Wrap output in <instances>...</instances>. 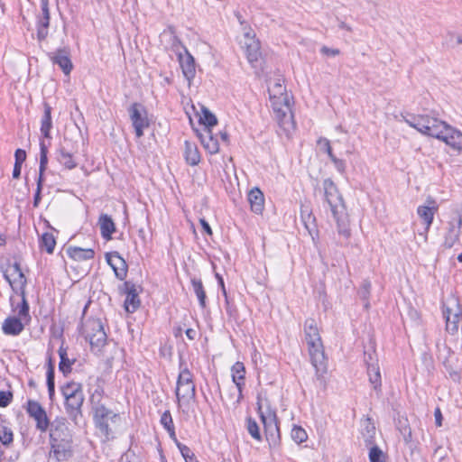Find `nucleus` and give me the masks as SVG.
<instances>
[{
    "instance_id": "393cba45",
    "label": "nucleus",
    "mask_w": 462,
    "mask_h": 462,
    "mask_svg": "<svg viewBox=\"0 0 462 462\" xmlns=\"http://www.w3.org/2000/svg\"><path fill=\"white\" fill-rule=\"evenodd\" d=\"M179 61L184 77L190 81L196 74L195 60L192 55L185 49V54H179Z\"/></svg>"
},
{
    "instance_id": "58836bf2",
    "label": "nucleus",
    "mask_w": 462,
    "mask_h": 462,
    "mask_svg": "<svg viewBox=\"0 0 462 462\" xmlns=\"http://www.w3.org/2000/svg\"><path fill=\"white\" fill-rule=\"evenodd\" d=\"M199 123L204 125V129H212L213 126L217 125V119L208 108L203 107Z\"/></svg>"
},
{
    "instance_id": "20e7f679",
    "label": "nucleus",
    "mask_w": 462,
    "mask_h": 462,
    "mask_svg": "<svg viewBox=\"0 0 462 462\" xmlns=\"http://www.w3.org/2000/svg\"><path fill=\"white\" fill-rule=\"evenodd\" d=\"M180 371L178 375L175 394L179 405H189L196 398V386L193 381V374L182 363L180 365Z\"/></svg>"
},
{
    "instance_id": "412c9836",
    "label": "nucleus",
    "mask_w": 462,
    "mask_h": 462,
    "mask_svg": "<svg viewBox=\"0 0 462 462\" xmlns=\"http://www.w3.org/2000/svg\"><path fill=\"white\" fill-rule=\"evenodd\" d=\"M445 142L455 150H462V133L448 125H446L445 130L437 138Z\"/></svg>"
},
{
    "instance_id": "473e14b6",
    "label": "nucleus",
    "mask_w": 462,
    "mask_h": 462,
    "mask_svg": "<svg viewBox=\"0 0 462 462\" xmlns=\"http://www.w3.org/2000/svg\"><path fill=\"white\" fill-rule=\"evenodd\" d=\"M52 128L51 107L44 104V113L41 121V133L44 138L51 139V130Z\"/></svg>"
},
{
    "instance_id": "5701e85b",
    "label": "nucleus",
    "mask_w": 462,
    "mask_h": 462,
    "mask_svg": "<svg viewBox=\"0 0 462 462\" xmlns=\"http://www.w3.org/2000/svg\"><path fill=\"white\" fill-rule=\"evenodd\" d=\"M50 59L53 64L58 65L65 75H69L73 69V64L69 58V51L67 49H59L50 53Z\"/></svg>"
},
{
    "instance_id": "5fc2aeb1",
    "label": "nucleus",
    "mask_w": 462,
    "mask_h": 462,
    "mask_svg": "<svg viewBox=\"0 0 462 462\" xmlns=\"http://www.w3.org/2000/svg\"><path fill=\"white\" fill-rule=\"evenodd\" d=\"M160 421L165 430L174 427L171 411L168 410L162 414Z\"/></svg>"
},
{
    "instance_id": "aec40b11",
    "label": "nucleus",
    "mask_w": 462,
    "mask_h": 462,
    "mask_svg": "<svg viewBox=\"0 0 462 462\" xmlns=\"http://www.w3.org/2000/svg\"><path fill=\"white\" fill-rule=\"evenodd\" d=\"M232 381L237 390V398L236 403H239L243 399V388L245 386V367L242 362H236L231 367Z\"/></svg>"
},
{
    "instance_id": "2f4dec72",
    "label": "nucleus",
    "mask_w": 462,
    "mask_h": 462,
    "mask_svg": "<svg viewBox=\"0 0 462 462\" xmlns=\"http://www.w3.org/2000/svg\"><path fill=\"white\" fill-rule=\"evenodd\" d=\"M67 254L69 258L75 261H86L94 258L95 252L90 248H81L78 246L69 247L67 249Z\"/></svg>"
},
{
    "instance_id": "4c0bfd02",
    "label": "nucleus",
    "mask_w": 462,
    "mask_h": 462,
    "mask_svg": "<svg viewBox=\"0 0 462 462\" xmlns=\"http://www.w3.org/2000/svg\"><path fill=\"white\" fill-rule=\"evenodd\" d=\"M191 284H192L193 291H194V292L197 295V298L199 300V306L202 309H205L206 306H207V304H206L207 296H206V291L204 290V286L202 284L201 280L196 279V278H192L191 279Z\"/></svg>"
},
{
    "instance_id": "4be33fe9",
    "label": "nucleus",
    "mask_w": 462,
    "mask_h": 462,
    "mask_svg": "<svg viewBox=\"0 0 462 462\" xmlns=\"http://www.w3.org/2000/svg\"><path fill=\"white\" fill-rule=\"evenodd\" d=\"M365 362L367 365V375L369 382L374 390L377 393H380L382 391V379L378 363L376 360H374L371 354H369L368 359H365Z\"/></svg>"
},
{
    "instance_id": "1a4fd4ad",
    "label": "nucleus",
    "mask_w": 462,
    "mask_h": 462,
    "mask_svg": "<svg viewBox=\"0 0 462 462\" xmlns=\"http://www.w3.org/2000/svg\"><path fill=\"white\" fill-rule=\"evenodd\" d=\"M257 406L261 420L263 424L266 439L269 442L270 446H276L280 439V432L276 420V414L274 411L270 410L267 411L266 412H263L262 410V404L259 401L257 402Z\"/></svg>"
},
{
    "instance_id": "c85d7f7f",
    "label": "nucleus",
    "mask_w": 462,
    "mask_h": 462,
    "mask_svg": "<svg viewBox=\"0 0 462 462\" xmlns=\"http://www.w3.org/2000/svg\"><path fill=\"white\" fill-rule=\"evenodd\" d=\"M12 269L14 271V273L17 274L18 278L12 281L10 278V275L8 274V271L6 270V271L3 272L4 278L5 279V281L8 282V283L14 290V283H17L19 285V290L25 289L26 285H27V279L21 269L20 263L18 262H15L13 264Z\"/></svg>"
},
{
    "instance_id": "4468645a",
    "label": "nucleus",
    "mask_w": 462,
    "mask_h": 462,
    "mask_svg": "<svg viewBox=\"0 0 462 462\" xmlns=\"http://www.w3.org/2000/svg\"><path fill=\"white\" fill-rule=\"evenodd\" d=\"M84 402V394L76 393L72 397L65 399L64 407L69 419L75 425L80 424V420L83 417L82 406Z\"/></svg>"
},
{
    "instance_id": "338daca9",
    "label": "nucleus",
    "mask_w": 462,
    "mask_h": 462,
    "mask_svg": "<svg viewBox=\"0 0 462 462\" xmlns=\"http://www.w3.org/2000/svg\"><path fill=\"white\" fill-rule=\"evenodd\" d=\"M22 164L14 163L13 170V178L18 179L21 175Z\"/></svg>"
},
{
    "instance_id": "7c9ffc66",
    "label": "nucleus",
    "mask_w": 462,
    "mask_h": 462,
    "mask_svg": "<svg viewBox=\"0 0 462 462\" xmlns=\"http://www.w3.org/2000/svg\"><path fill=\"white\" fill-rule=\"evenodd\" d=\"M184 157L189 165L195 166L200 162V154L197 145L189 141L184 143Z\"/></svg>"
},
{
    "instance_id": "a18cd8bd",
    "label": "nucleus",
    "mask_w": 462,
    "mask_h": 462,
    "mask_svg": "<svg viewBox=\"0 0 462 462\" xmlns=\"http://www.w3.org/2000/svg\"><path fill=\"white\" fill-rule=\"evenodd\" d=\"M400 433L402 434L403 440L406 444H409L412 440V434H411V429L407 423V420H399L398 426H397Z\"/></svg>"
},
{
    "instance_id": "39448f33",
    "label": "nucleus",
    "mask_w": 462,
    "mask_h": 462,
    "mask_svg": "<svg viewBox=\"0 0 462 462\" xmlns=\"http://www.w3.org/2000/svg\"><path fill=\"white\" fill-rule=\"evenodd\" d=\"M270 101L280 127L289 134L294 129V122L288 95L277 96L270 98Z\"/></svg>"
},
{
    "instance_id": "69168bd1",
    "label": "nucleus",
    "mask_w": 462,
    "mask_h": 462,
    "mask_svg": "<svg viewBox=\"0 0 462 462\" xmlns=\"http://www.w3.org/2000/svg\"><path fill=\"white\" fill-rule=\"evenodd\" d=\"M199 223L203 228V230L208 234V235H212V229L209 226V224L204 219V218H200L199 219Z\"/></svg>"
},
{
    "instance_id": "de8ad7c7",
    "label": "nucleus",
    "mask_w": 462,
    "mask_h": 462,
    "mask_svg": "<svg viewBox=\"0 0 462 462\" xmlns=\"http://www.w3.org/2000/svg\"><path fill=\"white\" fill-rule=\"evenodd\" d=\"M0 441L3 445L8 446L14 441V433L6 426L0 425Z\"/></svg>"
},
{
    "instance_id": "b1692460",
    "label": "nucleus",
    "mask_w": 462,
    "mask_h": 462,
    "mask_svg": "<svg viewBox=\"0 0 462 462\" xmlns=\"http://www.w3.org/2000/svg\"><path fill=\"white\" fill-rule=\"evenodd\" d=\"M462 226V217L459 216L456 220L448 222V232L444 237L443 245L446 248H451L457 241L460 236V228Z\"/></svg>"
},
{
    "instance_id": "3c124183",
    "label": "nucleus",
    "mask_w": 462,
    "mask_h": 462,
    "mask_svg": "<svg viewBox=\"0 0 462 462\" xmlns=\"http://www.w3.org/2000/svg\"><path fill=\"white\" fill-rule=\"evenodd\" d=\"M291 439L298 444L304 442L308 435L305 430L300 426H294L291 432Z\"/></svg>"
},
{
    "instance_id": "c9c22d12",
    "label": "nucleus",
    "mask_w": 462,
    "mask_h": 462,
    "mask_svg": "<svg viewBox=\"0 0 462 462\" xmlns=\"http://www.w3.org/2000/svg\"><path fill=\"white\" fill-rule=\"evenodd\" d=\"M104 395V390L101 387H97L94 392L91 393L90 396V404L91 409L93 411V414L96 412H98L100 416H102V413L105 411L106 405L102 402Z\"/></svg>"
},
{
    "instance_id": "37998d69",
    "label": "nucleus",
    "mask_w": 462,
    "mask_h": 462,
    "mask_svg": "<svg viewBox=\"0 0 462 462\" xmlns=\"http://www.w3.org/2000/svg\"><path fill=\"white\" fill-rule=\"evenodd\" d=\"M61 393L64 399L72 397L76 393H83L82 386L75 382L67 383L61 387Z\"/></svg>"
},
{
    "instance_id": "774afa93",
    "label": "nucleus",
    "mask_w": 462,
    "mask_h": 462,
    "mask_svg": "<svg viewBox=\"0 0 462 462\" xmlns=\"http://www.w3.org/2000/svg\"><path fill=\"white\" fill-rule=\"evenodd\" d=\"M185 334L189 340H194L197 337V331L193 328L186 329Z\"/></svg>"
},
{
    "instance_id": "423d86ee",
    "label": "nucleus",
    "mask_w": 462,
    "mask_h": 462,
    "mask_svg": "<svg viewBox=\"0 0 462 462\" xmlns=\"http://www.w3.org/2000/svg\"><path fill=\"white\" fill-rule=\"evenodd\" d=\"M81 335L91 347L101 348L106 343V333L100 319L89 318L81 326Z\"/></svg>"
},
{
    "instance_id": "79ce46f5",
    "label": "nucleus",
    "mask_w": 462,
    "mask_h": 462,
    "mask_svg": "<svg viewBox=\"0 0 462 462\" xmlns=\"http://www.w3.org/2000/svg\"><path fill=\"white\" fill-rule=\"evenodd\" d=\"M59 356L60 358L59 364L60 371L62 372L64 374L70 373L73 361H70L69 358L68 357L67 350L60 346L59 349Z\"/></svg>"
},
{
    "instance_id": "7ed1b4c3",
    "label": "nucleus",
    "mask_w": 462,
    "mask_h": 462,
    "mask_svg": "<svg viewBox=\"0 0 462 462\" xmlns=\"http://www.w3.org/2000/svg\"><path fill=\"white\" fill-rule=\"evenodd\" d=\"M406 124L411 127L415 128L417 131L424 135L438 138L442 130H445L446 123L438 119L437 117H431L429 116L419 115V116H403Z\"/></svg>"
},
{
    "instance_id": "0eeeda50",
    "label": "nucleus",
    "mask_w": 462,
    "mask_h": 462,
    "mask_svg": "<svg viewBox=\"0 0 462 462\" xmlns=\"http://www.w3.org/2000/svg\"><path fill=\"white\" fill-rule=\"evenodd\" d=\"M241 44L251 66L256 69H260L262 67L261 45L252 29H248V32H244Z\"/></svg>"
},
{
    "instance_id": "13d9d810",
    "label": "nucleus",
    "mask_w": 462,
    "mask_h": 462,
    "mask_svg": "<svg viewBox=\"0 0 462 462\" xmlns=\"http://www.w3.org/2000/svg\"><path fill=\"white\" fill-rule=\"evenodd\" d=\"M47 377V384L55 383H54V366L51 364V360H49V365L46 373Z\"/></svg>"
},
{
    "instance_id": "bf43d9fd",
    "label": "nucleus",
    "mask_w": 462,
    "mask_h": 462,
    "mask_svg": "<svg viewBox=\"0 0 462 462\" xmlns=\"http://www.w3.org/2000/svg\"><path fill=\"white\" fill-rule=\"evenodd\" d=\"M14 157H15L14 163L23 164V162L26 160V152L23 149H17L14 152Z\"/></svg>"
},
{
    "instance_id": "c756f323",
    "label": "nucleus",
    "mask_w": 462,
    "mask_h": 462,
    "mask_svg": "<svg viewBox=\"0 0 462 462\" xmlns=\"http://www.w3.org/2000/svg\"><path fill=\"white\" fill-rule=\"evenodd\" d=\"M74 152L61 145L57 151V160L66 169L72 170L77 167V163L73 158Z\"/></svg>"
},
{
    "instance_id": "2eb2a0df",
    "label": "nucleus",
    "mask_w": 462,
    "mask_h": 462,
    "mask_svg": "<svg viewBox=\"0 0 462 462\" xmlns=\"http://www.w3.org/2000/svg\"><path fill=\"white\" fill-rule=\"evenodd\" d=\"M73 440L50 441V458L64 462L73 456Z\"/></svg>"
},
{
    "instance_id": "c03bdc74",
    "label": "nucleus",
    "mask_w": 462,
    "mask_h": 462,
    "mask_svg": "<svg viewBox=\"0 0 462 462\" xmlns=\"http://www.w3.org/2000/svg\"><path fill=\"white\" fill-rule=\"evenodd\" d=\"M386 454L377 445H371L369 450L370 462H386Z\"/></svg>"
},
{
    "instance_id": "e2e57ef3",
    "label": "nucleus",
    "mask_w": 462,
    "mask_h": 462,
    "mask_svg": "<svg viewBox=\"0 0 462 462\" xmlns=\"http://www.w3.org/2000/svg\"><path fill=\"white\" fill-rule=\"evenodd\" d=\"M42 189H36L33 198V207L38 208L42 199Z\"/></svg>"
},
{
    "instance_id": "680f3d73",
    "label": "nucleus",
    "mask_w": 462,
    "mask_h": 462,
    "mask_svg": "<svg viewBox=\"0 0 462 462\" xmlns=\"http://www.w3.org/2000/svg\"><path fill=\"white\" fill-rule=\"evenodd\" d=\"M320 52L322 54L328 55V56H337V55H338L340 53L338 49H331V48H328L327 46H323L320 49Z\"/></svg>"
},
{
    "instance_id": "dca6fc26",
    "label": "nucleus",
    "mask_w": 462,
    "mask_h": 462,
    "mask_svg": "<svg viewBox=\"0 0 462 462\" xmlns=\"http://www.w3.org/2000/svg\"><path fill=\"white\" fill-rule=\"evenodd\" d=\"M50 19L49 0H41V13L36 16L37 38L40 42L49 34Z\"/></svg>"
},
{
    "instance_id": "09e8293b",
    "label": "nucleus",
    "mask_w": 462,
    "mask_h": 462,
    "mask_svg": "<svg viewBox=\"0 0 462 462\" xmlns=\"http://www.w3.org/2000/svg\"><path fill=\"white\" fill-rule=\"evenodd\" d=\"M268 92L270 95V98L275 97L277 96L287 95L286 87L283 83L279 79L273 85L268 88Z\"/></svg>"
},
{
    "instance_id": "f704fd0d",
    "label": "nucleus",
    "mask_w": 462,
    "mask_h": 462,
    "mask_svg": "<svg viewBox=\"0 0 462 462\" xmlns=\"http://www.w3.org/2000/svg\"><path fill=\"white\" fill-rule=\"evenodd\" d=\"M375 432L376 429L374 423L372 421L371 419H365V421L362 422L361 434L367 447L374 444Z\"/></svg>"
},
{
    "instance_id": "6e6552de",
    "label": "nucleus",
    "mask_w": 462,
    "mask_h": 462,
    "mask_svg": "<svg viewBox=\"0 0 462 462\" xmlns=\"http://www.w3.org/2000/svg\"><path fill=\"white\" fill-rule=\"evenodd\" d=\"M102 416L98 412L93 414L96 428L104 437L105 440L115 438L114 424L119 420V415L108 408H105Z\"/></svg>"
},
{
    "instance_id": "f8f14e48",
    "label": "nucleus",
    "mask_w": 462,
    "mask_h": 462,
    "mask_svg": "<svg viewBox=\"0 0 462 462\" xmlns=\"http://www.w3.org/2000/svg\"><path fill=\"white\" fill-rule=\"evenodd\" d=\"M443 316L446 319V329L450 334H455L458 329V322L462 320V309L457 299H451L448 305L444 306Z\"/></svg>"
},
{
    "instance_id": "864d4df0",
    "label": "nucleus",
    "mask_w": 462,
    "mask_h": 462,
    "mask_svg": "<svg viewBox=\"0 0 462 462\" xmlns=\"http://www.w3.org/2000/svg\"><path fill=\"white\" fill-rule=\"evenodd\" d=\"M301 217L303 219V222L305 224L306 228L308 229L309 233L313 236V233H317L316 226H315V217L311 215V213H307L306 218L304 217L303 214L301 215ZM314 238V236H312Z\"/></svg>"
},
{
    "instance_id": "a211bd4d",
    "label": "nucleus",
    "mask_w": 462,
    "mask_h": 462,
    "mask_svg": "<svg viewBox=\"0 0 462 462\" xmlns=\"http://www.w3.org/2000/svg\"><path fill=\"white\" fill-rule=\"evenodd\" d=\"M106 260L108 265L113 269L116 277L124 281L127 275L128 266L125 260L118 252H110L106 254Z\"/></svg>"
},
{
    "instance_id": "f257e3e1",
    "label": "nucleus",
    "mask_w": 462,
    "mask_h": 462,
    "mask_svg": "<svg viewBox=\"0 0 462 462\" xmlns=\"http://www.w3.org/2000/svg\"><path fill=\"white\" fill-rule=\"evenodd\" d=\"M324 203L328 205L336 223L337 233L347 240L351 236L349 217L341 193L331 179H325L322 183Z\"/></svg>"
},
{
    "instance_id": "ddd939ff",
    "label": "nucleus",
    "mask_w": 462,
    "mask_h": 462,
    "mask_svg": "<svg viewBox=\"0 0 462 462\" xmlns=\"http://www.w3.org/2000/svg\"><path fill=\"white\" fill-rule=\"evenodd\" d=\"M47 431H49L50 441L73 440L72 430L69 429L68 420L64 417H56Z\"/></svg>"
},
{
    "instance_id": "4d7b16f0",
    "label": "nucleus",
    "mask_w": 462,
    "mask_h": 462,
    "mask_svg": "<svg viewBox=\"0 0 462 462\" xmlns=\"http://www.w3.org/2000/svg\"><path fill=\"white\" fill-rule=\"evenodd\" d=\"M330 160L338 172H340L341 174L345 173L346 162L344 160L337 158L336 155L332 156Z\"/></svg>"
},
{
    "instance_id": "ea45409f",
    "label": "nucleus",
    "mask_w": 462,
    "mask_h": 462,
    "mask_svg": "<svg viewBox=\"0 0 462 462\" xmlns=\"http://www.w3.org/2000/svg\"><path fill=\"white\" fill-rule=\"evenodd\" d=\"M56 245V240L51 233H44L40 240V247L48 254H52Z\"/></svg>"
},
{
    "instance_id": "72a5a7b5",
    "label": "nucleus",
    "mask_w": 462,
    "mask_h": 462,
    "mask_svg": "<svg viewBox=\"0 0 462 462\" xmlns=\"http://www.w3.org/2000/svg\"><path fill=\"white\" fill-rule=\"evenodd\" d=\"M98 224L102 236L106 239H110L112 234L116 231V226L111 217L106 214H102L99 217Z\"/></svg>"
},
{
    "instance_id": "49530a36",
    "label": "nucleus",
    "mask_w": 462,
    "mask_h": 462,
    "mask_svg": "<svg viewBox=\"0 0 462 462\" xmlns=\"http://www.w3.org/2000/svg\"><path fill=\"white\" fill-rule=\"evenodd\" d=\"M48 145L44 141L40 142V171L45 172L48 164Z\"/></svg>"
},
{
    "instance_id": "052dcab7",
    "label": "nucleus",
    "mask_w": 462,
    "mask_h": 462,
    "mask_svg": "<svg viewBox=\"0 0 462 462\" xmlns=\"http://www.w3.org/2000/svg\"><path fill=\"white\" fill-rule=\"evenodd\" d=\"M177 448H179V450L184 459H186V457H188L191 456V454H193L191 449L188 446H186L182 443H178Z\"/></svg>"
},
{
    "instance_id": "e433bc0d",
    "label": "nucleus",
    "mask_w": 462,
    "mask_h": 462,
    "mask_svg": "<svg viewBox=\"0 0 462 462\" xmlns=\"http://www.w3.org/2000/svg\"><path fill=\"white\" fill-rule=\"evenodd\" d=\"M19 295L21 296V302L17 304L14 310L17 311L19 318L23 319L25 323H28L31 320V316L29 313L30 307L26 300L25 289H20Z\"/></svg>"
},
{
    "instance_id": "f03ea898",
    "label": "nucleus",
    "mask_w": 462,
    "mask_h": 462,
    "mask_svg": "<svg viewBox=\"0 0 462 462\" xmlns=\"http://www.w3.org/2000/svg\"><path fill=\"white\" fill-rule=\"evenodd\" d=\"M304 336L308 345L309 354L317 376L322 377L327 373V361L322 340L313 319H307L304 322Z\"/></svg>"
},
{
    "instance_id": "9d476101",
    "label": "nucleus",
    "mask_w": 462,
    "mask_h": 462,
    "mask_svg": "<svg viewBox=\"0 0 462 462\" xmlns=\"http://www.w3.org/2000/svg\"><path fill=\"white\" fill-rule=\"evenodd\" d=\"M25 410L29 417L34 420L36 430L45 433L50 428L51 421L42 405L37 401L28 400Z\"/></svg>"
},
{
    "instance_id": "a878e982",
    "label": "nucleus",
    "mask_w": 462,
    "mask_h": 462,
    "mask_svg": "<svg viewBox=\"0 0 462 462\" xmlns=\"http://www.w3.org/2000/svg\"><path fill=\"white\" fill-rule=\"evenodd\" d=\"M200 142L210 154H216L219 151V143L217 136L214 135L212 129H203L202 133L199 134Z\"/></svg>"
},
{
    "instance_id": "0e129e2a",
    "label": "nucleus",
    "mask_w": 462,
    "mask_h": 462,
    "mask_svg": "<svg viewBox=\"0 0 462 462\" xmlns=\"http://www.w3.org/2000/svg\"><path fill=\"white\" fill-rule=\"evenodd\" d=\"M435 416V423L438 427H440L442 425V414L439 410V408H437L434 411Z\"/></svg>"
},
{
    "instance_id": "603ef678",
    "label": "nucleus",
    "mask_w": 462,
    "mask_h": 462,
    "mask_svg": "<svg viewBox=\"0 0 462 462\" xmlns=\"http://www.w3.org/2000/svg\"><path fill=\"white\" fill-rule=\"evenodd\" d=\"M317 144L322 152H326L328 155L329 159L335 155L332 152V148L330 146V142L328 139L325 137H320L317 141Z\"/></svg>"
},
{
    "instance_id": "f3484780",
    "label": "nucleus",
    "mask_w": 462,
    "mask_h": 462,
    "mask_svg": "<svg viewBox=\"0 0 462 462\" xmlns=\"http://www.w3.org/2000/svg\"><path fill=\"white\" fill-rule=\"evenodd\" d=\"M438 210L439 206L437 202L430 197L426 199L425 205H420L418 207L417 214L425 225V233H428L430 230L434 219V215L438 212Z\"/></svg>"
},
{
    "instance_id": "6e6d98bb",
    "label": "nucleus",
    "mask_w": 462,
    "mask_h": 462,
    "mask_svg": "<svg viewBox=\"0 0 462 462\" xmlns=\"http://www.w3.org/2000/svg\"><path fill=\"white\" fill-rule=\"evenodd\" d=\"M13 394L11 392L0 391V407H6L12 402Z\"/></svg>"
},
{
    "instance_id": "a19ab883",
    "label": "nucleus",
    "mask_w": 462,
    "mask_h": 462,
    "mask_svg": "<svg viewBox=\"0 0 462 462\" xmlns=\"http://www.w3.org/2000/svg\"><path fill=\"white\" fill-rule=\"evenodd\" d=\"M371 286L370 281L364 280L357 292L359 298L364 301V307L366 310L370 307L369 297L371 293Z\"/></svg>"
},
{
    "instance_id": "cd10ccee",
    "label": "nucleus",
    "mask_w": 462,
    "mask_h": 462,
    "mask_svg": "<svg viewBox=\"0 0 462 462\" xmlns=\"http://www.w3.org/2000/svg\"><path fill=\"white\" fill-rule=\"evenodd\" d=\"M248 201L251 210L255 214H261L264 208V196L258 188H254L248 192Z\"/></svg>"
},
{
    "instance_id": "8fccbe9b",
    "label": "nucleus",
    "mask_w": 462,
    "mask_h": 462,
    "mask_svg": "<svg viewBox=\"0 0 462 462\" xmlns=\"http://www.w3.org/2000/svg\"><path fill=\"white\" fill-rule=\"evenodd\" d=\"M246 428L249 434L256 440H261L260 429L255 420L251 417L246 420Z\"/></svg>"
},
{
    "instance_id": "6ab92c4d",
    "label": "nucleus",
    "mask_w": 462,
    "mask_h": 462,
    "mask_svg": "<svg viewBox=\"0 0 462 462\" xmlns=\"http://www.w3.org/2000/svg\"><path fill=\"white\" fill-rule=\"evenodd\" d=\"M121 291L126 295L125 309L129 313H134L140 306V299L135 285L126 281L124 282Z\"/></svg>"
},
{
    "instance_id": "9b49d317",
    "label": "nucleus",
    "mask_w": 462,
    "mask_h": 462,
    "mask_svg": "<svg viewBox=\"0 0 462 462\" xmlns=\"http://www.w3.org/2000/svg\"><path fill=\"white\" fill-rule=\"evenodd\" d=\"M128 113L135 135L137 138H141L144 129L150 126L147 112L142 104L134 103L129 107Z\"/></svg>"
},
{
    "instance_id": "bb28decb",
    "label": "nucleus",
    "mask_w": 462,
    "mask_h": 462,
    "mask_svg": "<svg viewBox=\"0 0 462 462\" xmlns=\"http://www.w3.org/2000/svg\"><path fill=\"white\" fill-rule=\"evenodd\" d=\"M23 321L24 320L19 317L6 318L2 324L3 332L9 336H18L24 329Z\"/></svg>"
}]
</instances>
